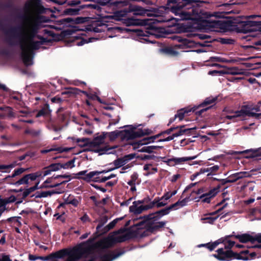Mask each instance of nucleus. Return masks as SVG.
<instances>
[{
	"mask_svg": "<svg viewBox=\"0 0 261 261\" xmlns=\"http://www.w3.org/2000/svg\"><path fill=\"white\" fill-rule=\"evenodd\" d=\"M24 12L29 16L24 23L23 33L24 39L29 44L24 46H28L33 51L39 48L40 44L38 41H34L41 27V23L48 21V18L42 15L49 9L45 8L41 0H28L24 5Z\"/></svg>",
	"mask_w": 261,
	"mask_h": 261,
	"instance_id": "f257e3e1",
	"label": "nucleus"
},
{
	"mask_svg": "<svg viewBox=\"0 0 261 261\" xmlns=\"http://www.w3.org/2000/svg\"><path fill=\"white\" fill-rule=\"evenodd\" d=\"M201 2L195 0H167L166 10L179 16L180 20H192L200 28L220 27L219 20L210 21L202 17L204 13L199 7Z\"/></svg>",
	"mask_w": 261,
	"mask_h": 261,
	"instance_id": "f03ea898",
	"label": "nucleus"
},
{
	"mask_svg": "<svg viewBox=\"0 0 261 261\" xmlns=\"http://www.w3.org/2000/svg\"><path fill=\"white\" fill-rule=\"evenodd\" d=\"M123 239H118L114 235H109L95 243L89 239L85 243L81 244L72 249H65L59 250L54 254L56 258L52 261H77L83 255H88L93 252L112 246L116 242L123 241Z\"/></svg>",
	"mask_w": 261,
	"mask_h": 261,
	"instance_id": "7ed1b4c3",
	"label": "nucleus"
},
{
	"mask_svg": "<svg viewBox=\"0 0 261 261\" xmlns=\"http://www.w3.org/2000/svg\"><path fill=\"white\" fill-rule=\"evenodd\" d=\"M189 200L190 198L186 197L181 200H179L176 203L167 208L146 216L144 221H141L139 223L136 224V226L138 227V229H140V233H141L142 236L148 234L147 233H145V231L143 230L144 228H145L147 231L153 232L163 227L166 224V222L159 221L161 218L164 215L168 214L171 210H177L186 205Z\"/></svg>",
	"mask_w": 261,
	"mask_h": 261,
	"instance_id": "20e7f679",
	"label": "nucleus"
},
{
	"mask_svg": "<svg viewBox=\"0 0 261 261\" xmlns=\"http://www.w3.org/2000/svg\"><path fill=\"white\" fill-rule=\"evenodd\" d=\"M217 99V97H207L197 106H194L191 109L186 108L179 110L175 114V117L178 118L179 120L181 121L184 119L185 114H188L191 112H193L198 117H204L206 115L205 113L213 107V106H208V105L215 103Z\"/></svg>",
	"mask_w": 261,
	"mask_h": 261,
	"instance_id": "39448f33",
	"label": "nucleus"
},
{
	"mask_svg": "<svg viewBox=\"0 0 261 261\" xmlns=\"http://www.w3.org/2000/svg\"><path fill=\"white\" fill-rule=\"evenodd\" d=\"M111 5L118 8L126 7L114 12V17L117 20L121 19L128 13L134 12L135 15H141L144 11L140 7L129 5V0L112 1Z\"/></svg>",
	"mask_w": 261,
	"mask_h": 261,
	"instance_id": "423d86ee",
	"label": "nucleus"
},
{
	"mask_svg": "<svg viewBox=\"0 0 261 261\" xmlns=\"http://www.w3.org/2000/svg\"><path fill=\"white\" fill-rule=\"evenodd\" d=\"M217 252V254L214 256L220 260H229L232 257L239 259L250 260L254 258L256 255L255 252L248 250L243 251L240 253H234L230 250H224L223 248H220Z\"/></svg>",
	"mask_w": 261,
	"mask_h": 261,
	"instance_id": "0eeeda50",
	"label": "nucleus"
},
{
	"mask_svg": "<svg viewBox=\"0 0 261 261\" xmlns=\"http://www.w3.org/2000/svg\"><path fill=\"white\" fill-rule=\"evenodd\" d=\"M113 170V169L111 168L108 170H102L101 171H92L87 174H86L87 171L85 170L79 172L77 175H85L86 176L84 177V179L87 180L105 182L108 179L116 177V174L112 173L109 176H102L100 175V174L102 173H107Z\"/></svg>",
	"mask_w": 261,
	"mask_h": 261,
	"instance_id": "6e6552de",
	"label": "nucleus"
},
{
	"mask_svg": "<svg viewBox=\"0 0 261 261\" xmlns=\"http://www.w3.org/2000/svg\"><path fill=\"white\" fill-rule=\"evenodd\" d=\"M224 26L232 27L238 33H247L249 32L247 18L245 19L243 17H232L227 20Z\"/></svg>",
	"mask_w": 261,
	"mask_h": 261,
	"instance_id": "1a4fd4ad",
	"label": "nucleus"
},
{
	"mask_svg": "<svg viewBox=\"0 0 261 261\" xmlns=\"http://www.w3.org/2000/svg\"><path fill=\"white\" fill-rule=\"evenodd\" d=\"M236 239L243 243H250V246L247 247L251 248H260L261 249V235H252L248 233H244L234 236Z\"/></svg>",
	"mask_w": 261,
	"mask_h": 261,
	"instance_id": "9d476101",
	"label": "nucleus"
},
{
	"mask_svg": "<svg viewBox=\"0 0 261 261\" xmlns=\"http://www.w3.org/2000/svg\"><path fill=\"white\" fill-rule=\"evenodd\" d=\"M107 137V134L103 132L101 135L95 136L92 140H91V147H97L94 151L95 152L99 153V155L103 154H110L111 153L110 151L112 149L108 146L99 147V145L104 142L105 139Z\"/></svg>",
	"mask_w": 261,
	"mask_h": 261,
	"instance_id": "9b49d317",
	"label": "nucleus"
},
{
	"mask_svg": "<svg viewBox=\"0 0 261 261\" xmlns=\"http://www.w3.org/2000/svg\"><path fill=\"white\" fill-rule=\"evenodd\" d=\"M173 39L176 40L178 44H175L174 47L179 49H187L196 46L197 45L200 46H207L205 43H201L197 42L191 39H188L185 37H182L178 36H174Z\"/></svg>",
	"mask_w": 261,
	"mask_h": 261,
	"instance_id": "f8f14e48",
	"label": "nucleus"
},
{
	"mask_svg": "<svg viewBox=\"0 0 261 261\" xmlns=\"http://www.w3.org/2000/svg\"><path fill=\"white\" fill-rule=\"evenodd\" d=\"M232 237H234V235H228L225 237L222 238L216 242L212 244H201L199 245V247L206 246L207 248L212 251L220 243H223L224 244L225 249L230 250L235 244L234 242L231 241L229 238Z\"/></svg>",
	"mask_w": 261,
	"mask_h": 261,
	"instance_id": "ddd939ff",
	"label": "nucleus"
},
{
	"mask_svg": "<svg viewBox=\"0 0 261 261\" xmlns=\"http://www.w3.org/2000/svg\"><path fill=\"white\" fill-rule=\"evenodd\" d=\"M249 32L258 31L261 32V15H251L247 16Z\"/></svg>",
	"mask_w": 261,
	"mask_h": 261,
	"instance_id": "4468645a",
	"label": "nucleus"
},
{
	"mask_svg": "<svg viewBox=\"0 0 261 261\" xmlns=\"http://www.w3.org/2000/svg\"><path fill=\"white\" fill-rule=\"evenodd\" d=\"M21 57L22 61L26 67L33 64L34 51L30 49L28 46L21 47Z\"/></svg>",
	"mask_w": 261,
	"mask_h": 261,
	"instance_id": "2eb2a0df",
	"label": "nucleus"
},
{
	"mask_svg": "<svg viewBox=\"0 0 261 261\" xmlns=\"http://www.w3.org/2000/svg\"><path fill=\"white\" fill-rule=\"evenodd\" d=\"M153 207V203H151V202L147 204H143L140 201H135L133 205L129 207V211L134 214H139Z\"/></svg>",
	"mask_w": 261,
	"mask_h": 261,
	"instance_id": "dca6fc26",
	"label": "nucleus"
},
{
	"mask_svg": "<svg viewBox=\"0 0 261 261\" xmlns=\"http://www.w3.org/2000/svg\"><path fill=\"white\" fill-rule=\"evenodd\" d=\"M236 153L245 154L244 158L253 159V161L261 160V147L256 149H247L241 152H235Z\"/></svg>",
	"mask_w": 261,
	"mask_h": 261,
	"instance_id": "f3484780",
	"label": "nucleus"
},
{
	"mask_svg": "<svg viewBox=\"0 0 261 261\" xmlns=\"http://www.w3.org/2000/svg\"><path fill=\"white\" fill-rule=\"evenodd\" d=\"M135 127H133L130 129V131L126 132L128 137L130 138L131 140L140 138L145 135H148L152 133V131L149 129H145L144 130L138 129L137 130H135Z\"/></svg>",
	"mask_w": 261,
	"mask_h": 261,
	"instance_id": "a211bd4d",
	"label": "nucleus"
},
{
	"mask_svg": "<svg viewBox=\"0 0 261 261\" xmlns=\"http://www.w3.org/2000/svg\"><path fill=\"white\" fill-rule=\"evenodd\" d=\"M161 160L159 161H162L165 163H169L170 162H173L174 163H181V162L189 161L192 160L196 158L195 156L190 157H182V158H175L173 156H165L160 157Z\"/></svg>",
	"mask_w": 261,
	"mask_h": 261,
	"instance_id": "6ab92c4d",
	"label": "nucleus"
},
{
	"mask_svg": "<svg viewBox=\"0 0 261 261\" xmlns=\"http://www.w3.org/2000/svg\"><path fill=\"white\" fill-rule=\"evenodd\" d=\"M127 131H130V130L125 129L122 131L115 130L110 133L105 132V133L107 134V136L109 137L110 141H114L118 137H120L122 140H131L126 135V132Z\"/></svg>",
	"mask_w": 261,
	"mask_h": 261,
	"instance_id": "aec40b11",
	"label": "nucleus"
},
{
	"mask_svg": "<svg viewBox=\"0 0 261 261\" xmlns=\"http://www.w3.org/2000/svg\"><path fill=\"white\" fill-rule=\"evenodd\" d=\"M79 92H81L84 94L89 99L91 100H97L100 103H105L104 101L101 100V99L97 95L96 93H88L86 91H81L77 88H71L69 91H68V93H73V94H79Z\"/></svg>",
	"mask_w": 261,
	"mask_h": 261,
	"instance_id": "412c9836",
	"label": "nucleus"
},
{
	"mask_svg": "<svg viewBox=\"0 0 261 261\" xmlns=\"http://www.w3.org/2000/svg\"><path fill=\"white\" fill-rule=\"evenodd\" d=\"M59 165L60 168H72L74 167L73 164H51L47 169L44 171L43 176L50 174L51 171H55L59 169Z\"/></svg>",
	"mask_w": 261,
	"mask_h": 261,
	"instance_id": "4be33fe9",
	"label": "nucleus"
},
{
	"mask_svg": "<svg viewBox=\"0 0 261 261\" xmlns=\"http://www.w3.org/2000/svg\"><path fill=\"white\" fill-rule=\"evenodd\" d=\"M41 175V174L38 172L25 175L22 178L17 180V184H28L29 183V180H35L37 177Z\"/></svg>",
	"mask_w": 261,
	"mask_h": 261,
	"instance_id": "5701e85b",
	"label": "nucleus"
},
{
	"mask_svg": "<svg viewBox=\"0 0 261 261\" xmlns=\"http://www.w3.org/2000/svg\"><path fill=\"white\" fill-rule=\"evenodd\" d=\"M218 192V188H214L211 190L209 192L202 194L200 196L199 198L202 200V201L209 203L211 201V199L216 195Z\"/></svg>",
	"mask_w": 261,
	"mask_h": 261,
	"instance_id": "b1692460",
	"label": "nucleus"
},
{
	"mask_svg": "<svg viewBox=\"0 0 261 261\" xmlns=\"http://www.w3.org/2000/svg\"><path fill=\"white\" fill-rule=\"evenodd\" d=\"M85 8V5H82L79 8H67L63 11V15L74 16L80 14V11Z\"/></svg>",
	"mask_w": 261,
	"mask_h": 261,
	"instance_id": "393cba45",
	"label": "nucleus"
},
{
	"mask_svg": "<svg viewBox=\"0 0 261 261\" xmlns=\"http://www.w3.org/2000/svg\"><path fill=\"white\" fill-rule=\"evenodd\" d=\"M162 135V133H159L153 136L144 138L137 142L138 145L139 146L140 145L142 146L143 145L147 144L148 143L154 142L155 139L159 138Z\"/></svg>",
	"mask_w": 261,
	"mask_h": 261,
	"instance_id": "a878e982",
	"label": "nucleus"
},
{
	"mask_svg": "<svg viewBox=\"0 0 261 261\" xmlns=\"http://www.w3.org/2000/svg\"><path fill=\"white\" fill-rule=\"evenodd\" d=\"M249 176V173L247 172H240L234 173L228 177V181L229 182H234L239 179L248 177Z\"/></svg>",
	"mask_w": 261,
	"mask_h": 261,
	"instance_id": "bb28decb",
	"label": "nucleus"
},
{
	"mask_svg": "<svg viewBox=\"0 0 261 261\" xmlns=\"http://www.w3.org/2000/svg\"><path fill=\"white\" fill-rule=\"evenodd\" d=\"M31 115V112L28 110H17V117L19 118L18 121L24 122L28 123H32L33 121L31 119H28L27 118H21L20 117H27L28 115Z\"/></svg>",
	"mask_w": 261,
	"mask_h": 261,
	"instance_id": "cd10ccee",
	"label": "nucleus"
},
{
	"mask_svg": "<svg viewBox=\"0 0 261 261\" xmlns=\"http://www.w3.org/2000/svg\"><path fill=\"white\" fill-rule=\"evenodd\" d=\"M39 183H37L35 186L31 187L29 189H26L23 192H22L21 191H17V197L21 195H22V198H24L27 196H28L31 192L34 191L36 189H38V185ZM22 202V200H18V199L17 198V204L21 203Z\"/></svg>",
	"mask_w": 261,
	"mask_h": 261,
	"instance_id": "c85d7f7f",
	"label": "nucleus"
},
{
	"mask_svg": "<svg viewBox=\"0 0 261 261\" xmlns=\"http://www.w3.org/2000/svg\"><path fill=\"white\" fill-rule=\"evenodd\" d=\"M72 148H68V147H59L56 148H50L44 149H41L40 150V152L42 154L47 153L52 151H56L58 152L61 153L63 152H68L69 150H71Z\"/></svg>",
	"mask_w": 261,
	"mask_h": 261,
	"instance_id": "c756f323",
	"label": "nucleus"
},
{
	"mask_svg": "<svg viewBox=\"0 0 261 261\" xmlns=\"http://www.w3.org/2000/svg\"><path fill=\"white\" fill-rule=\"evenodd\" d=\"M251 110V108L248 105H244L242 106L240 111H236L233 113L237 114V116L244 117L249 116V113H250Z\"/></svg>",
	"mask_w": 261,
	"mask_h": 261,
	"instance_id": "7c9ffc66",
	"label": "nucleus"
},
{
	"mask_svg": "<svg viewBox=\"0 0 261 261\" xmlns=\"http://www.w3.org/2000/svg\"><path fill=\"white\" fill-rule=\"evenodd\" d=\"M160 50L161 53L169 56L174 57L178 54V53L172 47H165L161 48Z\"/></svg>",
	"mask_w": 261,
	"mask_h": 261,
	"instance_id": "2f4dec72",
	"label": "nucleus"
},
{
	"mask_svg": "<svg viewBox=\"0 0 261 261\" xmlns=\"http://www.w3.org/2000/svg\"><path fill=\"white\" fill-rule=\"evenodd\" d=\"M50 110H49V105L45 103L44 106L36 114V117L41 116H47L50 115Z\"/></svg>",
	"mask_w": 261,
	"mask_h": 261,
	"instance_id": "473e14b6",
	"label": "nucleus"
},
{
	"mask_svg": "<svg viewBox=\"0 0 261 261\" xmlns=\"http://www.w3.org/2000/svg\"><path fill=\"white\" fill-rule=\"evenodd\" d=\"M135 157V154H129L126 155L123 158H119L117 160H115L112 163H127V162L131 160Z\"/></svg>",
	"mask_w": 261,
	"mask_h": 261,
	"instance_id": "72a5a7b5",
	"label": "nucleus"
},
{
	"mask_svg": "<svg viewBox=\"0 0 261 261\" xmlns=\"http://www.w3.org/2000/svg\"><path fill=\"white\" fill-rule=\"evenodd\" d=\"M219 168V167L218 165H215L213 167H207L205 168L201 169L200 173H203L207 172L208 173L207 175H208L210 174H215V173H216L217 172Z\"/></svg>",
	"mask_w": 261,
	"mask_h": 261,
	"instance_id": "f704fd0d",
	"label": "nucleus"
},
{
	"mask_svg": "<svg viewBox=\"0 0 261 261\" xmlns=\"http://www.w3.org/2000/svg\"><path fill=\"white\" fill-rule=\"evenodd\" d=\"M20 150V149L17 150V159L19 161L26 160L27 161H28L30 159L34 156V153L30 151L25 152L23 155H19L18 153H19Z\"/></svg>",
	"mask_w": 261,
	"mask_h": 261,
	"instance_id": "c9c22d12",
	"label": "nucleus"
},
{
	"mask_svg": "<svg viewBox=\"0 0 261 261\" xmlns=\"http://www.w3.org/2000/svg\"><path fill=\"white\" fill-rule=\"evenodd\" d=\"M120 255L121 254H115L113 252H108L103 256L101 261H112Z\"/></svg>",
	"mask_w": 261,
	"mask_h": 261,
	"instance_id": "e433bc0d",
	"label": "nucleus"
},
{
	"mask_svg": "<svg viewBox=\"0 0 261 261\" xmlns=\"http://www.w3.org/2000/svg\"><path fill=\"white\" fill-rule=\"evenodd\" d=\"M91 139L87 138H83L82 139H77L76 142L79 146L81 147L89 146L91 147Z\"/></svg>",
	"mask_w": 261,
	"mask_h": 261,
	"instance_id": "4c0bfd02",
	"label": "nucleus"
},
{
	"mask_svg": "<svg viewBox=\"0 0 261 261\" xmlns=\"http://www.w3.org/2000/svg\"><path fill=\"white\" fill-rule=\"evenodd\" d=\"M125 23L128 26L138 25L141 24V20L139 19H134L132 18H128L125 20Z\"/></svg>",
	"mask_w": 261,
	"mask_h": 261,
	"instance_id": "58836bf2",
	"label": "nucleus"
},
{
	"mask_svg": "<svg viewBox=\"0 0 261 261\" xmlns=\"http://www.w3.org/2000/svg\"><path fill=\"white\" fill-rule=\"evenodd\" d=\"M217 41L222 44H234L235 40L234 39L228 38L219 37L217 39Z\"/></svg>",
	"mask_w": 261,
	"mask_h": 261,
	"instance_id": "ea45409f",
	"label": "nucleus"
},
{
	"mask_svg": "<svg viewBox=\"0 0 261 261\" xmlns=\"http://www.w3.org/2000/svg\"><path fill=\"white\" fill-rule=\"evenodd\" d=\"M179 126L178 128H180V129L178 131V132L173 134L174 136L175 137H177L178 136H180L185 133H190L191 130L194 129V128H191L182 129L185 127V125H181V126Z\"/></svg>",
	"mask_w": 261,
	"mask_h": 261,
	"instance_id": "a19ab883",
	"label": "nucleus"
},
{
	"mask_svg": "<svg viewBox=\"0 0 261 261\" xmlns=\"http://www.w3.org/2000/svg\"><path fill=\"white\" fill-rule=\"evenodd\" d=\"M153 165V164H145L144 166V170L148 171L147 175L153 174L157 172V168Z\"/></svg>",
	"mask_w": 261,
	"mask_h": 261,
	"instance_id": "79ce46f5",
	"label": "nucleus"
},
{
	"mask_svg": "<svg viewBox=\"0 0 261 261\" xmlns=\"http://www.w3.org/2000/svg\"><path fill=\"white\" fill-rule=\"evenodd\" d=\"M151 203H153V207L156 205L157 207H160L166 205L167 204V201L166 200H162L161 198L159 199L156 198L154 199Z\"/></svg>",
	"mask_w": 261,
	"mask_h": 261,
	"instance_id": "37998d69",
	"label": "nucleus"
},
{
	"mask_svg": "<svg viewBox=\"0 0 261 261\" xmlns=\"http://www.w3.org/2000/svg\"><path fill=\"white\" fill-rule=\"evenodd\" d=\"M212 214L207 215L206 217L201 218V221L203 223H208L212 224L217 219V217H211Z\"/></svg>",
	"mask_w": 261,
	"mask_h": 261,
	"instance_id": "c03bdc74",
	"label": "nucleus"
},
{
	"mask_svg": "<svg viewBox=\"0 0 261 261\" xmlns=\"http://www.w3.org/2000/svg\"><path fill=\"white\" fill-rule=\"evenodd\" d=\"M117 222V220L116 219L114 220L113 221L110 222L108 225L105 226L103 228V231L101 232H99V233H104L110 230V229H112L116 224Z\"/></svg>",
	"mask_w": 261,
	"mask_h": 261,
	"instance_id": "a18cd8bd",
	"label": "nucleus"
},
{
	"mask_svg": "<svg viewBox=\"0 0 261 261\" xmlns=\"http://www.w3.org/2000/svg\"><path fill=\"white\" fill-rule=\"evenodd\" d=\"M132 31L135 32L136 35L138 37H148V34H149V32L146 30H133Z\"/></svg>",
	"mask_w": 261,
	"mask_h": 261,
	"instance_id": "49530a36",
	"label": "nucleus"
},
{
	"mask_svg": "<svg viewBox=\"0 0 261 261\" xmlns=\"http://www.w3.org/2000/svg\"><path fill=\"white\" fill-rule=\"evenodd\" d=\"M25 134H29L32 137H37L39 136L40 133V130H36L33 129L27 128L24 131Z\"/></svg>",
	"mask_w": 261,
	"mask_h": 261,
	"instance_id": "de8ad7c7",
	"label": "nucleus"
},
{
	"mask_svg": "<svg viewBox=\"0 0 261 261\" xmlns=\"http://www.w3.org/2000/svg\"><path fill=\"white\" fill-rule=\"evenodd\" d=\"M58 22L60 24H68L71 23L74 24V20L73 18L68 17L66 18L61 19L58 20Z\"/></svg>",
	"mask_w": 261,
	"mask_h": 261,
	"instance_id": "09e8293b",
	"label": "nucleus"
},
{
	"mask_svg": "<svg viewBox=\"0 0 261 261\" xmlns=\"http://www.w3.org/2000/svg\"><path fill=\"white\" fill-rule=\"evenodd\" d=\"M36 38H37L38 39H39L40 40V41H38L40 42L39 44H40V45L45 44L47 43L50 42V40H48L47 38H44V37H43L40 35H38L37 34L36 35Z\"/></svg>",
	"mask_w": 261,
	"mask_h": 261,
	"instance_id": "8fccbe9b",
	"label": "nucleus"
},
{
	"mask_svg": "<svg viewBox=\"0 0 261 261\" xmlns=\"http://www.w3.org/2000/svg\"><path fill=\"white\" fill-rule=\"evenodd\" d=\"M138 178V175L137 173H134L131 176V179L127 182V184L129 186L135 185L136 181Z\"/></svg>",
	"mask_w": 261,
	"mask_h": 261,
	"instance_id": "3c124183",
	"label": "nucleus"
},
{
	"mask_svg": "<svg viewBox=\"0 0 261 261\" xmlns=\"http://www.w3.org/2000/svg\"><path fill=\"white\" fill-rule=\"evenodd\" d=\"M51 180H52V179H50V178H48V179H46L45 181V182H44L43 187L53 188V187H55L60 185L59 184L54 183V184H51L50 185H48L47 184L50 183Z\"/></svg>",
	"mask_w": 261,
	"mask_h": 261,
	"instance_id": "603ef678",
	"label": "nucleus"
},
{
	"mask_svg": "<svg viewBox=\"0 0 261 261\" xmlns=\"http://www.w3.org/2000/svg\"><path fill=\"white\" fill-rule=\"evenodd\" d=\"M86 18L83 17H77L73 18L74 24H81L85 22Z\"/></svg>",
	"mask_w": 261,
	"mask_h": 261,
	"instance_id": "864d4df0",
	"label": "nucleus"
},
{
	"mask_svg": "<svg viewBox=\"0 0 261 261\" xmlns=\"http://www.w3.org/2000/svg\"><path fill=\"white\" fill-rule=\"evenodd\" d=\"M75 30L74 29H67L62 32L65 36H70L75 33Z\"/></svg>",
	"mask_w": 261,
	"mask_h": 261,
	"instance_id": "5fc2aeb1",
	"label": "nucleus"
},
{
	"mask_svg": "<svg viewBox=\"0 0 261 261\" xmlns=\"http://www.w3.org/2000/svg\"><path fill=\"white\" fill-rule=\"evenodd\" d=\"M8 201L0 199V216L5 210V205Z\"/></svg>",
	"mask_w": 261,
	"mask_h": 261,
	"instance_id": "6e6d98bb",
	"label": "nucleus"
},
{
	"mask_svg": "<svg viewBox=\"0 0 261 261\" xmlns=\"http://www.w3.org/2000/svg\"><path fill=\"white\" fill-rule=\"evenodd\" d=\"M29 258L30 259V260H36L38 259H47V257H41V256H37V255H29Z\"/></svg>",
	"mask_w": 261,
	"mask_h": 261,
	"instance_id": "4d7b16f0",
	"label": "nucleus"
},
{
	"mask_svg": "<svg viewBox=\"0 0 261 261\" xmlns=\"http://www.w3.org/2000/svg\"><path fill=\"white\" fill-rule=\"evenodd\" d=\"M178 127H179L178 126H177L176 127H171L170 128H169V129L165 130V131H163V132H161V133H162V135L163 134H168V135H169V134H171V133L172 132H173V130H174L175 129H178Z\"/></svg>",
	"mask_w": 261,
	"mask_h": 261,
	"instance_id": "13d9d810",
	"label": "nucleus"
},
{
	"mask_svg": "<svg viewBox=\"0 0 261 261\" xmlns=\"http://www.w3.org/2000/svg\"><path fill=\"white\" fill-rule=\"evenodd\" d=\"M0 261H12L10 259V257L8 255H5L4 254H0Z\"/></svg>",
	"mask_w": 261,
	"mask_h": 261,
	"instance_id": "bf43d9fd",
	"label": "nucleus"
},
{
	"mask_svg": "<svg viewBox=\"0 0 261 261\" xmlns=\"http://www.w3.org/2000/svg\"><path fill=\"white\" fill-rule=\"evenodd\" d=\"M81 4L79 0L71 1L68 3V5L70 6H75Z\"/></svg>",
	"mask_w": 261,
	"mask_h": 261,
	"instance_id": "052dcab7",
	"label": "nucleus"
},
{
	"mask_svg": "<svg viewBox=\"0 0 261 261\" xmlns=\"http://www.w3.org/2000/svg\"><path fill=\"white\" fill-rule=\"evenodd\" d=\"M140 151L141 152H147V153H151L152 150H150V147L148 146H144L142 147L140 150Z\"/></svg>",
	"mask_w": 261,
	"mask_h": 261,
	"instance_id": "680f3d73",
	"label": "nucleus"
},
{
	"mask_svg": "<svg viewBox=\"0 0 261 261\" xmlns=\"http://www.w3.org/2000/svg\"><path fill=\"white\" fill-rule=\"evenodd\" d=\"M174 138H175V137L174 136V135L173 134L171 136H170L165 139H160L158 141L159 142L169 141L173 140Z\"/></svg>",
	"mask_w": 261,
	"mask_h": 261,
	"instance_id": "e2e57ef3",
	"label": "nucleus"
},
{
	"mask_svg": "<svg viewBox=\"0 0 261 261\" xmlns=\"http://www.w3.org/2000/svg\"><path fill=\"white\" fill-rule=\"evenodd\" d=\"M171 197V196L170 194V193L167 192L161 197V200H166L167 201V200H168Z\"/></svg>",
	"mask_w": 261,
	"mask_h": 261,
	"instance_id": "0e129e2a",
	"label": "nucleus"
},
{
	"mask_svg": "<svg viewBox=\"0 0 261 261\" xmlns=\"http://www.w3.org/2000/svg\"><path fill=\"white\" fill-rule=\"evenodd\" d=\"M261 116V113H256L254 112H251L249 113L248 117H255L256 118H259L260 116Z\"/></svg>",
	"mask_w": 261,
	"mask_h": 261,
	"instance_id": "69168bd1",
	"label": "nucleus"
},
{
	"mask_svg": "<svg viewBox=\"0 0 261 261\" xmlns=\"http://www.w3.org/2000/svg\"><path fill=\"white\" fill-rule=\"evenodd\" d=\"M180 177V175L179 174L173 175L171 179V181L172 182H175Z\"/></svg>",
	"mask_w": 261,
	"mask_h": 261,
	"instance_id": "338daca9",
	"label": "nucleus"
},
{
	"mask_svg": "<svg viewBox=\"0 0 261 261\" xmlns=\"http://www.w3.org/2000/svg\"><path fill=\"white\" fill-rule=\"evenodd\" d=\"M88 42V41H87L86 39L82 38L80 41L76 43V45L78 46H81Z\"/></svg>",
	"mask_w": 261,
	"mask_h": 261,
	"instance_id": "774afa93",
	"label": "nucleus"
}]
</instances>
